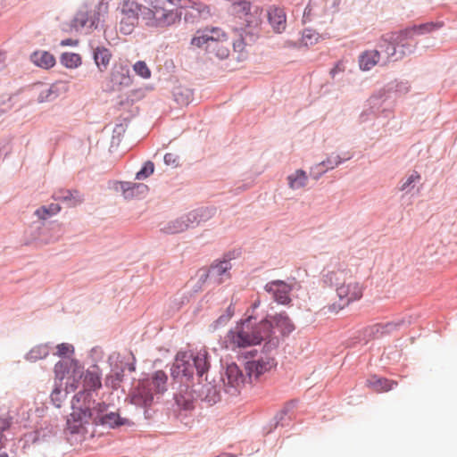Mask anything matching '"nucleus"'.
<instances>
[{"label":"nucleus","instance_id":"obj_15","mask_svg":"<svg viewBox=\"0 0 457 457\" xmlns=\"http://www.w3.org/2000/svg\"><path fill=\"white\" fill-rule=\"evenodd\" d=\"M96 26V19L87 9L79 10L71 22L70 30L79 31L83 29H91Z\"/></svg>","mask_w":457,"mask_h":457},{"label":"nucleus","instance_id":"obj_41","mask_svg":"<svg viewBox=\"0 0 457 457\" xmlns=\"http://www.w3.org/2000/svg\"><path fill=\"white\" fill-rule=\"evenodd\" d=\"M134 71L143 79H149L151 77V71L143 61L137 62L133 66Z\"/></svg>","mask_w":457,"mask_h":457},{"label":"nucleus","instance_id":"obj_22","mask_svg":"<svg viewBox=\"0 0 457 457\" xmlns=\"http://www.w3.org/2000/svg\"><path fill=\"white\" fill-rule=\"evenodd\" d=\"M378 50H366L359 55V67L361 71H370L379 62Z\"/></svg>","mask_w":457,"mask_h":457},{"label":"nucleus","instance_id":"obj_39","mask_svg":"<svg viewBox=\"0 0 457 457\" xmlns=\"http://www.w3.org/2000/svg\"><path fill=\"white\" fill-rule=\"evenodd\" d=\"M420 180V174L413 170L400 186L401 191H409L413 187L414 184Z\"/></svg>","mask_w":457,"mask_h":457},{"label":"nucleus","instance_id":"obj_36","mask_svg":"<svg viewBox=\"0 0 457 457\" xmlns=\"http://www.w3.org/2000/svg\"><path fill=\"white\" fill-rule=\"evenodd\" d=\"M100 421L103 425L114 428L116 426L123 425L125 422L116 412H110L100 418Z\"/></svg>","mask_w":457,"mask_h":457},{"label":"nucleus","instance_id":"obj_38","mask_svg":"<svg viewBox=\"0 0 457 457\" xmlns=\"http://www.w3.org/2000/svg\"><path fill=\"white\" fill-rule=\"evenodd\" d=\"M319 33L312 29H304L301 37V44L305 46H313L319 40Z\"/></svg>","mask_w":457,"mask_h":457},{"label":"nucleus","instance_id":"obj_2","mask_svg":"<svg viewBox=\"0 0 457 457\" xmlns=\"http://www.w3.org/2000/svg\"><path fill=\"white\" fill-rule=\"evenodd\" d=\"M272 325L269 320H263L254 325L253 317L250 315L247 319L238 323L234 329L229 330L227 335V348H245L261 344L271 337Z\"/></svg>","mask_w":457,"mask_h":457},{"label":"nucleus","instance_id":"obj_20","mask_svg":"<svg viewBox=\"0 0 457 457\" xmlns=\"http://www.w3.org/2000/svg\"><path fill=\"white\" fill-rule=\"evenodd\" d=\"M367 386L377 393L387 392L397 386V382L378 376H371L366 381Z\"/></svg>","mask_w":457,"mask_h":457},{"label":"nucleus","instance_id":"obj_30","mask_svg":"<svg viewBox=\"0 0 457 457\" xmlns=\"http://www.w3.org/2000/svg\"><path fill=\"white\" fill-rule=\"evenodd\" d=\"M60 62L68 69H76L81 65V56L76 53H63L60 57Z\"/></svg>","mask_w":457,"mask_h":457},{"label":"nucleus","instance_id":"obj_31","mask_svg":"<svg viewBox=\"0 0 457 457\" xmlns=\"http://www.w3.org/2000/svg\"><path fill=\"white\" fill-rule=\"evenodd\" d=\"M61 211V206L57 204H51L48 206H41L37 209L35 215L40 220H46L47 218L57 214Z\"/></svg>","mask_w":457,"mask_h":457},{"label":"nucleus","instance_id":"obj_14","mask_svg":"<svg viewBox=\"0 0 457 457\" xmlns=\"http://www.w3.org/2000/svg\"><path fill=\"white\" fill-rule=\"evenodd\" d=\"M267 16L275 32L281 33L286 29L287 16L283 8L272 5L268 9Z\"/></svg>","mask_w":457,"mask_h":457},{"label":"nucleus","instance_id":"obj_1","mask_svg":"<svg viewBox=\"0 0 457 457\" xmlns=\"http://www.w3.org/2000/svg\"><path fill=\"white\" fill-rule=\"evenodd\" d=\"M324 281L336 287L338 302L324 307L325 313H338L351 303L362 297L363 287L344 270H332L324 275Z\"/></svg>","mask_w":457,"mask_h":457},{"label":"nucleus","instance_id":"obj_51","mask_svg":"<svg viewBox=\"0 0 457 457\" xmlns=\"http://www.w3.org/2000/svg\"><path fill=\"white\" fill-rule=\"evenodd\" d=\"M62 396V394L59 388H55L51 394V399L57 407L61 406Z\"/></svg>","mask_w":457,"mask_h":457},{"label":"nucleus","instance_id":"obj_28","mask_svg":"<svg viewBox=\"0 0 457 457\" xmlns=\"http://www.w3.org/2000/svg\"><path fill=\"white\" fill-rule=\"evenodd\" d=\"M231 269V264L228 261H222L219 263L211 266L209 274L212 277L218 278V282L221 283L223 280L229 277L228 270Z\"/></svg>","mask_w":457,"mask_h":457},{"label":"nucleus","instance_id":"obj_25","mask_svg":"<svg viewBox=\"0 0 457 457\" xmlns=\"http://www.w3.org/2000/svg\"><path fill=\"white\" fill-rule=\"evenodd\" d=\"M124 197L127 199L145 195L148 191L146 185L143 183H129L125 182L121 184Z\"/></svg>","mask_w":457,"mask_h":457},{"label":"nucleus","instance_id":"obj_34","mask_svg":"<svg viewBox=\"0 0 457 457\" xmlns=\"http://www.w3.org/2000/svg\"><path fill=\"white\" fill-rule=\"evenodd\" d=\"M229 46L230 42L228 38H226L224 42H219L214 48H209L207 51L210 53H214L215 55L220 59H225L229 54Z\"/></svg>","mask_w":457,"mask_h":457},{"label":"nucleus","instance_id":"obj_40","mask_svg":"<svg viewBox=\"0 0 457 457\" xmlns=\"http://www.w3.org/2000/svg\"><path fill=\"white\" fill-rule=\"evenodd\" d=\"M436 27V25L434 23H426V24H421L420 26H414L411 29H405L404 31H410V33H408V37H410L413 34H425V33L430 32L433 29H435Z\"/></svg>","mask_w":457,"mask_h":457},{"label":"nucleus","instance_id":"obj_56","mask_svg":"<svg viewBox=\"0 0 457 457\" xmlns=\"http://www.w3.org/2000/svg\"><path fill=\"white\" fill-rule=\"evenodd\" d=\"M261 304V301L260 299H256L253 303H252V309L254 310L256 308H258Z\"/></svg>","mask_w":457,"mask_h":457},{"label":"nucleus","instance_id":"obj_3","mask_svg":"<svg viewBox=\"0 0 457 457\" xmlns=\"http://www.w3.org/2000/svg\"><path fill=\"white\" fill-rule=\"evenodd\" d=\"M149 7L142 12L145 24L153 28H167L179 21L175 0H145Z\"/></svg>","mask_w":457,"mask_h":457},{"label":"nucleus","instance_id":"obj_52","mask_svg":"<svg viewBox=\"0 0 457 457\" xmlns=\"http://www.w3.org/2000/svg\"><path fill=\"white\" fill-rule=\"evenodd\" d=\"M112 80L113 82L119 83L120 85H128L129 81V78L125 76L124 74H122L120 79H119L117 75L115 73H112Z\"/></svg>","mask_w":457,"mask_h":457},{"label":"nucleus","instance_id":"obj_17","mask_svg":"<svg viewBox=\"0 0 457 457\" xmlns=\"http://www.w3.org/2000/svg\"><path fill=\"white\" fill-rule=\"evenodd\" d=\"M82 386L85 391H95L102 386L101 370L98 366H92L84 375Z\"/></svg>","mask_w":457,"mask_h":457},{"label":"nucleus","instance_id":"obj_49","mask_svg":"<svg viewBox=\"0 0 457 457\" xmlns=\"http://www.w3.org/2000/svg\"><path fill=\"white\" fill-rule=\"evenodd\" d=\"M234 311L231 306H228L227 309V314L221 315L218 318V320L215 321L216 326L225 324L229 320V319L233 316Z\"/></svg>","mask_w":457,"mask_h":457},{"label":"nucleus","instance_id":"obj_10","mask_svg":"<svg viewBox=\"0 0 457 457\" xmlns=\"http://www.w3.org/2000/svg\"><path fill=\"white\" fill-rule=\"evenodd\" d=\"M73 411L67 420L68 429L72 434L86 433V425L89 423L91 412L88 407H76L73 403Z\"/></svg>","mask_w":457,"mask_h":457},{"label":"nucleus","instance_id":"obj_58","mask_svg":"<svg viewBox=\"0 0 457 457\" xmlns=\"http://www.w3.org/2000/svg\"><path fill=\"white\" fill-rule=\"evenodd\" d=\"M0 457H9L5 453H0Z\"/></svg>","mask_w":457,"mask_h":457},{"label":"nucleus","instance_id":"obj_46","mask_svg":"<svg viewBox=\"0 0 457 457\" xmlns=\"http://www.w3.org/2000/svg\"><path fill=\"white\" fill-rule=\"evenodd\" d=\"M10 427V422L8 420L0 418V449L4 445L5 438L3 435V432L8 429Z\"/></svg>","mask_w":457,"mask_h":457},{"label":"nucleus","instance_id":"obj_9","mask_svg":"<svg viewBox=\"0 0 457 457\" xmlns=\"http://www.w3.org/2000/svg\"><path fill=\"white\" fill-rule=\"evenodd\" d=\"M277 365L273 356L265 354L245 362V369L250 379H258L263 374L270 371Z\"/></svg>","mask_w":457,"mask_h":457},{"label":"nucleus","instance_id":"obj_57","mask_svg":"<svg viewBox=\"0 0 457 457\" xmlns=\"http://www.w3.org/2000/svg\"><path fill=\"white\" fill-rule=\"evenodd\" d=\"M269 345H272V346H276V345H277V340H276V341H275L274 339L270 340V341H269Z\"/></svg>","mask_w":457,"mask_h":457},{"label":"nucleus","instance_id":"obj_47","mask_svg":"<svg viewBox=\"0 0 457 457\" xmlns=\"http://www.w3.org/2000/svg\"><path fill=\"white\" fill-rule=\"evenodd\" d=\"M179 158L176 154L168 153L164 155V162L167 165L177 167L179 165Z\"/></svg>","mask_w":457,"mask_h":457},{"label":"nucleus","instance_id":"obj_4","mask_svg":"<svg viewBox=\"0 0 457 457\" xmlns=\"http://www.w3.org/2000/svg\"><path fill=\"white\" fill-rule=\"evenodd\" d=\"M209 369V361L206 350L203 349L194 353L193 352H179L171 367V376L174 378H186L189 379L195 371L198 376H203Z\"/></svg>","mask_w":457,"mask_h":457},{"label":"nucleus","instance_id":"obj_12","mask_svg":"<svg viewBox=\"0 0 457 457\" xmlns=\"http://www.w3.org/2000/svg\"><path fill=\"white\" fill-rule=\"evenodd\" d=\"M154 395L150 383L142 381L131 393L130 402L135 405L146 407L152 404Z\"/></svg>","mask_w":457,"mask_h":457},{"label":"nucleus","instance_id":"obj_27","mask_svg":"<svg viewBox=\"0 0 457 457\" xmlns=\"http://www.w3.org/2000/svg\"><path fill=\"white\" fill-rule=\"evenodd\" d=\"M112 58L111 52L105 47H96L94 51V60L101 71L107 69Z\"/></svg>","mask_w":457,"mask_h":457},{"label":"nucleus","instance_id":"obj_24","mask_svg":"<svg viewBox=\"0 0 457 457\" xmlns=\"http://www.w3.org/2000/svg\"><path fill=\"white\" fill-rule=\"evenodd\" d=\"M167 380V375L162 370H157L153 374L151 380H144V382H149L154 394L158 395L166 391Z\"/></svg>","mask_w":457,"mask_h":457},{"label":"nucleus","instance_id":"obj_35","mask_svg":"<svg viewBox=\"0 0 457 457\" xmlns=\"http://www.w3.org/2000/svg\"><path fill=\"white\" fill-rule=\"evenodd\" d=\"M233 3V11L238 15L240 18L245 17L247 12L253 10V6L250 2L245 0H234Z\"/></svg>","mask_w":457,"mask_h":457},{"label":"nucleus","instance_id":"obj_45","mask_svg":"<svg viewBox=\"0 0 457 457\" xmlns=\"http://www.w3.org/2000/svg\"><path fill=\"white\" fill-rule=\"evenodd\" d=\"M383 327V329H384V332L386 335L387 334H390L395 330H397L401 324H402V321H388V322H385V323H380Z\"/></svg>","mask_w":457,"mask_h":457},{"label":"nucleus","instance_id":"obj_48","mask_svg":"<svg viewBox=\"0 0 457 457\" xmlns=\"http://www.w3.org/2000/svg\"><path fill=\"white\" fill-rule=\"evenodd\" d=\"M121 380V377L120 374L116 373L115 375H110L105 378V385L107 386H111L112 388H116L118 383Z\"/></svg>","mask_w":457,"mask_h":457},{"label":"nucleus","instance_id":"obj_55","mask_svg":"<svg viewBox=\"0 0 457 457\" xmlns=\"http://www.w3.org/2000/svg\"><path fill=\"white\" fill-rule=\"evenodd\" d=\"M6 60L5 53L0 50V66H4Z\"/></svg>","mask_w":457,"mask_h":457},{"label":"nucleus","instance_id":"obj_19","mask_svg":"<svg viewBox=\"0 0 457 457\" xmlns=\"http://www.w3.org/2000/svg\"><path fill=\"white\" fill-rule=\"evenodd\" d=\"M343 159L339 155H330L327 160L316 164L312 168V172L315 179H318L322 174L329 170H333L337 167Z\"/></svg>","mask_w":457,"mask_h":457},{"label":"nucleus","instance_id":"obj_18","mask_svg":"<svg viewBox=\"0 0 457 457\" xmlns=\"http://www.w3.org/2000/svg\"><path fill=\"white\" fill-rule=\"evenodd\" d=\"M53 198L67 204L69 207H75L83 201L82 195L76 190L59 189L54 193Z\"/></svg>","mask_w":457,"mask_h":457},{"label":"nucleus","instance_id":"obj_5","mask_svg":"<svg viewBox=\"0 0 457 457\" xmlns=\"http://www.w3.org/2000/svg\"><path fill=\"white\" fill-rule=\"evenodd\" d=\"M410 31H399L382 36L378 46L386 54L384 64L389 62H395L405 55V41Z\"/></svg>","mask_w":457,"mask_h":457},{"label":"nucleus","instance_id":"obj_8","mask_svg":"<svg viewBox=\"0 0 457 457\" xmlns=\"http://www.w3.org/2000/svg\"><path fill=\"white\" fill-rule=\"evenodd\" d=\"M227 35L219 28H206L197 30L191 40V45L196 47H204L206 50L214 48L219 42H224Z\"/></svg>","mask_w":457,"mask_h":457},{"label":"nucleus","instance_id":"obj_13","mask_svg":"<svg viewBox=\"0 0 457 457\" xmlns=\"http://www.w3.org/2000/svg\"><path fill=\"white\" fill-rule=\"evenodd\" d=\"M197 222V215L195 212L170 221L162 229L168 234H176L185 231L191 225Z\"/></svg>","mask_w":457,"mask_h":457},{"label":"nucleus","instance_id":"obj_54","mask_svg":"<svg viewBox=\"0 0 457 457\" xmlns=\"http://www.w3.org/2000/svg\"><path fill=\"white\" fill-rule=\"evenodd\" d=\"M78 44V41L77 40H73V39H65V40H62L61 41V46H77Z\"/></svg>","mask_w":457,"mask_h":457},{"label":"nucleus","instance_id":"obj_44","mask_svg":"<svg viewBox=\"0 0 457 457\" xmlns=\"http://www.w3.org/2000/svg\"><path fill=\"white\" fill-rule=\"evenodd\" d=\"M56 354L60 357L69 355L74 352V348L71 345L67 343H62L57 345Z\"/></svg>","mask_w":457,"mask_h":457},{"label":"nucleus","instance_id":"obj_16","mask_svg":"<svg viewBox=\"0 0 457 457\" xmlns=\"http://www.w3.org/2000/svg\"><path fill=\"white\" fill-rule=\"evenodd\" d=\"M223 382L225 385L235 389L244 385L245 377L236 363H230L227 366Z\"/></svg>","mask_w":457,"mask_h":457},{"label":"nucleus","instance_id":"obj_32","mask_svg":"<svg viewBox=\"0 0 457 457\" xmlns=\"http://www.w3.org/2000/svg\"><path fill=\"white\" fill-rule=\"evenodd\" d=\"M62 84L61 81L53 84L49 87H44L38 94L37 101L40 103H44L46 101H50L56 96V93L59 89V85Z\"/></svg>","mask_w":457,"mask_h":457},{"label":"nucleus","instance_id":"obj_50","mask_svg":"<svg viewBox=\"0 0 457 457\" xmlns=\"http://www.w3.org/2000/svg\"><path fill=\"white\" fill-rule=\"evenodd\" d=\"M345 70V65L343 61H338L335 66L330 70L331 77H335L337 73L344 72Z\"/></svg>","mask_w":457,"mask_h":457},{"label":"nucleus","instance_id":"obj_11","mask_svg":"<svg viewBox=\"0 0 457 457\" xmlns=\"http://www.w3.org/2000/svg\"><path fill=\"white\" fill-rule=\"evenodd\" d=\"M265 290L271 295L275 302L288 305L291 303L292 287L282 280H273L266 284Z\"/></svg>","mask_w":457,"mask_h":457},{"label":"nucleus","instance_id":"obj_42","mask_svg":"<svg viewBox=\"0 0 457 457\" xmlns=\"http://www.w3.org/2000/svg\"><path fill=\"white\" fill-rule=\"evenodd\" d=\"M154 165L152 162H147L145 163L144 167L137 173L136 179H144L147 177H149L151 174L154 173Z\"/></svg>","mask_w":457,"mask_h":457},{"label":"nucleus","instance_id":"obj_37","mask_svg":"<svg viewBox=\"0 0 457 457\" xmlns=\"http://www.w3.org/2000/svg\"><path fill=\"white\" fill-rule=\"evenodd\" d=\"M323 4H324L323 0H320L319 2H317V1H311L308 4V5L306 6L305 10H304L303 18L306 21H311L312 16L320 15L321 12H319L318 8H319L320 5L321 7L323 5Z\"/></svg>","mask_w":457,"mask_h":457},{"label":"nucleus","instance_id":"obj_26","mask_svg":"<svg viewBox=\"0 0 457 457\" xmlns=\"http://www.w3.org/2000/svg\"><path fill=\"white\" fill-rule=\"evenodd\" d=\"M288 187L293 190L304 187L308 183V176L303 170H296L287 178Z\"/></svg>","mask_w":457,"mask_h":457},{"label":"nucleus","instance_id":"obj_23","mask_svg":"<svg viewBox=\"0 0 457 457\" xmlns=\"http://www.w3.org/2000/svg\"><path fill=\"white\" fill-rule=\"evenodd\" d=\"M271 319L272 320L269 321L271 323L272 326L274 324L275 327H277L283 335H288L291 332H293L295 328V324L286 312L278 313L274 315Z\"/></svg>","mask_w":457,"mask_h":457},{"label":"nucleus","instance_id":"obj_53","mask_svg":"<svg viewBox=\"0 0 457 457\" xmlns=\"http://www.w3.org/2000/svg\"><path fill=\"white\" fill-rule=\"evenodd\" d=\"M233 46H234L235 51L241 53L244 51L245 44H244L243 40H238L237 42H235L233 44Z\"/></svg>","mask_w":457,"mask_h":457},{"label":"nucleus","instance_id":"obj_6","mask_svg":"<svg viewBox=\"0 0 457 457\" xmlns=\"http://www.w3.org/2000/svg\"><path fill=\"white\" fill-rule=\"evenodd\" d=\"M55 378L59 380L66 379V387L76 390L83 378V367L75 360H63L54 366Z\"/></svg>","mask_w":457,"mask_h":457},{"label":"nucleus","instance_id":"obj_43","mask_svg":"<svg viewBox=\"0 0 457 457\" xmlns=\"http://www.w3.org/2000/svg\"><path fill=\"white\" fill-rule=\"evenodd\" d=\"M369 337L372 338H378L385 336L383 327L380 323L374 324L366 329Z\"/></svg>","mask_w":457,"mask_h":457},{"label":"nucleus","instance_id":"obj_29","mask_svg":"<svg viewBox=\"0 0 457 457\" xmlns=\"http://www.w3.org/2000/svg\"><path fill=\"white\" fill-rule=\"evenodd\" d=\"M262 9L254 5L247 14L243 17L246 26L250 29H257L262 23Z\"/></svg>","mask_w":457,"mask_h":457},{"label":"nucleus","instance_id":"obj_7","mask_svg":"<svg viewBox=\"0 0 457 457\" xmlns=\"http://www.w3.org/2000/svg\"><path fill=\"white\" fill-rule=\"evenodd\" d=\"M142 5L135 0H124L120 9V30L125 35L130 34L137 24Z\"/></svg>","mask_w":457,"mask_h":457},{"label":"nucleus","instance_id":"obj_21","mask_svg":"<svg viewBox=\"0 0 457 457\" xmlns=\"http://www.w3.org/2000/svg\"><path fill=\"white\" fill-rule=\"evenodd\" d=\"M31 62L37 67L48 70L54 66L55 58L47 51L38 50L35 51L30 55Z\"/></svg>","mask_w":457,"mask_h":457},{"label":"nucleus","instance_id":"obj_33","mask_svg":"<svg viewBox=\"0 0 457 457\" xmlns=\"http://www.w3.org/2000/svg\"><path fill=\"white\" fill-rule=\"evenodd\" d=\"M49 353V347L46 345H40L33 347L28 353V360L36 361L46 358Z\"/></svg>","mask_w":457,"mask_h":457},{"label":"nucleus","instance_id":"obj_59","mask_svg":"<svg viewBox=\"0 0 457 457\" xmlns=\"http://www.w3.org/2000/svg\"><path fill=\"white\" fill-rule=\"evenodd\" d=\"M61 83H62V84H60V85H59V87H60V86H62V87H64V90H67L66 85H65L64 83H62V82H61Z\"/></svg>","mask_w":457,"mask_h":457}]
</instances>
